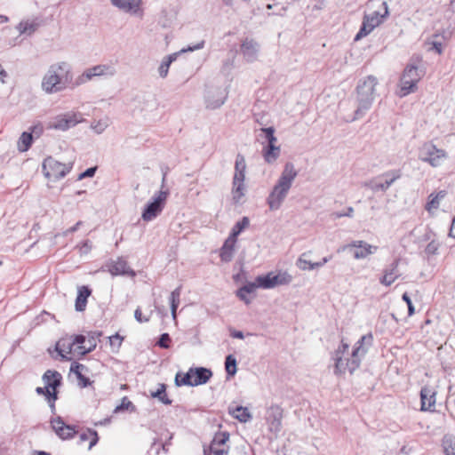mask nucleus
<instances>
[{"label":"nucleus","mask_w":455,"mask_h":455,"mask_svg":"<svg viewBox=\"0 0 455 455\" xmlns=\"http://www.w3.org/2000/svg\"><path fill=\"white\" fill-rule=\"evenodd\" d=\"M97 346L96 339L92 336L85 339V342L84 344H79L77 346V354L85 355L92 351Z\"/></svg>","instance_id":"58836bf2"},{"label":"nucleus","mask_w":455,"mask_h":455,"mask_svg":"<svg viewBox=\"0 0 455 455\" xmlns=\"http://www.w3.org/2000/svg\"><path fill=\"white\" fill-rule=\"evenodd\" d=\"M377 84L378 80L373 76H368L365 79L359 81L356 86L357 108L355 110L353 117L347 120V122H354L364 116L374 101Z\"/></svg>","instance_id":"20e7f679"},{"label":"nucleus","mask_w":455,"mask_h":455,"mask_svg":"<svg viewBox=\"0 0 455 455\" xmlns=\"http://www.w3.org/2000/svg\"><path fill=\"white\" fill-rule=\"evenodd\" d=\"M245 190L244 182H233L232 196L235 203H240L244 196Z\"/></svg>","instance_id":"4c0bfd02"},{"label":"nucleus","mask_w":455,"mask_h":455,"mask_svg":"<svg viewBox=\"0 0 455 455\" xmlns=\"http://www.w3.org/2000/svg\"><path fill=\"white\" fill-rule=\"evenodd\" d=\"M111 4L120 11L133 15L141 12L142 0H110Z\"/></svg>","instance_id":"4be33fe9"},{"label":"nucleus","mask_w":455,"mask_h":455,"mask_svg":"<svg viewBox=\"0 0 455 455\" xmlns=\"http://www.w3.org/2000/svg\"><path fill=\"white\" fill-rule=\"evenodd\" d=\"M91 290L87 286L78 288L77 297L76 299L75 307L76 311L82 312L85 309L87 299L91 295Z\"/></svg>","instance_id":"c85d7f7f"},{"label":"nucleus","mask_w":455,"mask_h":455,"mask_svg":"<svg viewBox=\"0 0 455 455\" xmlns=\"http://www.w3.org/2000/svg\"><path fill=\"white\" fill-rule=\"evenodd\" d=\"M207 449V451H209V455H224L228 453V451L225 449H218L213 445H210Z\"/></svg>","instance_id":"6e6d98bb"},{"label":"nucleus","mask_w":455,"mask_h":455,"mask_svg":"<svg viewBox=\"0 0 455 455\" xmlns=\"http://www.w3.org/2000/svg\"><path fill=\"white\" fill-rule=\"evenodd\" d=\"M297 176L294 164L287 162L266 199L270 211H277L282 207Z\"/></svg>","instance_id":"7ed1b4c3"},{"label":"nucleus","mask_w":455,"mask_h":455,"mask_svg":"<svg viewBox=\"0 0 455 455\" xmlns=\"http://www.w3.org/2000/svg\"><path fill=\"white\" fill-rule=\"evenodd\" d=\"M169 194V189L160 190L154 196L153 201L146 205L141 215L142 220L151 221L156 219L162 212Z\"/></svg>","instance_id":"9b49d317"},{"label":"nucleus","mask_w":455,"mask_h":455,"mask_svg":"<svg viewBox=\"0 0 455 455\" xmlns=\"http://www.w3.org/2000/svg\"><path fill=\"white\" fill-rule=\"evenodd\" d=\"M51 425L56 435L62 440H69L77 434L74 425H68L60 416L51 419Z\"/></svg>","instance_id":"6ab92c4d"},{"label":"nucleus","mask_w":455,"mask_h":455,"mask_svg":"<svg viewBox=\"0 0 455 455\" xmlns=\"http://www.w3.org/2000/svg\"><path fill=\"white\" fill-rule=\"evenodd\" d=\"M204 45H205V41L204 40H201L200 42L196 43L194 45H188V47L182 48L181 50H180L177 52L172 53V54L164 57L163 59L159 68H158L159 76L162 78L166 77L167 75H168V72H169L170 65L173 61H175L177 60V58L180 54L186 53V52H189L197 51V50H201V49H203L204 47Z\"/></svg>","instance_id":"4468645a"},{"label":"nucleus","mask_w":455,"mask_h":455,"mask_svg":"<svg viewBox=\"0 0 455 455\" xmlns=\"http://www.w3.org/2000/svg\"><path fill=\"white\" fill-rule=\"evenodd\" d=\"M245 172H235L233 182H244Z\"/></svg>","instance_id":"bf43d9fd"},{"label":"nucleus","mask_w":455,"mask_h":455,"mask_svg":"<svg viewBox=\"0 0 455 455\" xmlns=\"http://www.w3.org/2000/svg\"><path fill=\"white\" fill-rule=\"evenodd\" d=\"M61 374L56 371L48 370L43 376L44 388L46 390V398H57V388L61 384Z\"/></svg>","instance_id":"dca6fc26"},{"label":"nucleus","mask_w":455,"mask_h":455,"mask_svg":"<svg viewBox=\"0 0 455 455\" xmlns=\"http://www.w3.org/2000/svg\"><path fill=\"white\" fill-rule=\"evenodd\" d=\"M108 271L112 275H135L134 271L128 267L127 262L123 259H118L116 261L111 262L108 265Z\"/></svg>","instance_id":"b1692460"},{"label":"nucleus","mask_w":455,"mask_h":455,"mask_svg":"<svg viewBox=\"0 0 455 455\" xmlns=\"http://www.w3.org/2000/svg\"><path fill=\"white\" fill-rule=\"evenodd\" d=\"M352 249H354V251H353L354 258L355 259H362L367 258L368 256H370L371 254H374L377 251L378 247L369 244L364 241L358 240V241H354L351 243L343 246L341 250L346 251V250H352Z\"/></svg>","instance_id":"a211bd4d"},{"label":"nucleus","mask_w":455,"mask_h":455,"mask_svg":"<svg viewBox=\"0 0 455 455\" xmlns=\"http://www.w3.org/2000/svg\"><path fill=\"white\" fill-rule=\"evenodd\" d=\"M283 409L278 405H271L267 408L266 419L270 426V430L279 432L282 428Z\"/></svg>","instance_id":"412c9836"},{"label":"nucleus","mask_w":455,"mask_h":455,"mask_svg":"<svg viewBox=\"0 0 455 455\" xmlns=\"http://www.w3.org/2000/svg\"><path fill=\"white\" fill-rule=\"evenodd\" d=\"M89 437H90V435L88 433V430L86 432H83L79 435V439H80L81 443L87 441L89 439Z\"/></svg>","instance_id":"338daca9"},{"label":"nucleus","mask_w":455,"mask_h":455,"mask_svg":"<svg viewBox=\"0 0 455 455\" xmlns=\"http://www.w3.org/2000/svg\"><path fill=\"white\" fill-rule=\"evenodd\" d=\"M353 213H354V208L353 207H348L347 209L346 212H334L332 213V218L333 219H339V218H342V217H352L353 216Z\"/></svg>","instance_id":"603ef678"},{"label":"nucleus","mask_w":455,"mask_h":455,"mask_svg":"<svg viewBox=\"0 0 455 455\" xmlns=\"http://www.w3.org/2000/svg\"><path fill=\"white\" fill-rule=\"evenodd\" d=\"M190 370L193 375L194 386L206 383L212 375L211 370L204 367L190 368Z\"/></svg>","instance_id":"bb28decb"},{"label":"nucleus","mask_w":455,"mask_h":455,"mask_svg":"<svg viewBox=\"0 0 455 455\" xmlns=\"http://www.w3.org/2000/svg\"><path fill=\"white\" fill-rule=\"evenodd\" d=\"M259 44L252 39H245L241 44V52L248 62H253L257 60L259 52Z\"/></svg>","instance_id":"5701e85b"},{"label":"nucleus","mask_w":455,"mask_h":455,"mask_svg":"<svg viewBox=\"0 0 455 455\" xmlns=\"http://www.w3.org/2000/svg\"><path fill=\"white\" fill-rule=\"evenodd\" d=\"M442 446L445 455H455V436L445 435L442 440Z\"/></svg>","instance_id":"473e14b6"},{"label":"nucleus","mask_w":455,"mask_h":455,"mask_svg":"<svg viewBox=\"0 0 455 455\" xmlns=\"http://www.w3.org/2000/svg\"><path fill=\"white\" fill-rule=\"evenodd\" d=\"M259 288L273 289L280 285H287L291 283L292 276L287 271L269 272L265 275L256 277Z\"/></svg>","instance_id":"1a4fd4ad"},{"label":"nucleus","mask_w":455,"mask_h":455,"mask_svg":"<svg viewBox=\"0 0 455 455\" xmlns=\"http://www.w3.org/2000/svg\"><path fill=\"white\" fill-rule=\"evenodd\" d=\"M400 259H395L392 263L387 265L383 270V275L379 278V283L385 286H390L401 275L399 271Z\"/></svg>","instance_id":"aec40b11"},{"label":"nucleus","mask_w":455,"mask_h":455,"mask_svg":"<svg viewBox=\"0 0 455 455\" xmlns=\"http://www.w3.org/2000/svg\"><path fill=\"white\" fill-rule=\"evenodd\" d=\"M310 251L302 253L297 260V267L301 270H313L315 267H311V265H314L315 262H311L307 259V257L310 255Z\"/></svg>","instance_id":"ea45409f"},{"label":"nucleus","mask_w":455,"mask_h":455,"mask_svg":"<svg viewBox=\"0 0 455 455\" xmlns=\"http://www.w3.org/2000/svg\"><path fill=\"white\" fill-rule=\"evenodd\" d=\"M84 121L80 112L69 111L54 116L48 127L58 131H68Z\"/></svg>","instance_id":"6e6552de"},{"label":"nucleus","mask_w":455,"mask_h":455,"mask_svg":"<svg viewBox=\"0 0 455 455\" xmlns=\"http://www.w3.org/2000/svg\"><path fill=\"white\" fill-rule=\"evenodd\" d=\"M228 98L226 89L216 87L209 88L204 95L206 108L210 109H216L221 107Z\"/></svg>","instance_id":"f3484780"},{"label":"nucleus","mask_w":455,"mask_h":455,"mask_svg":"<svg viewBox=\"0 0 455 455\" xmlns=\"http://www.w3.org/2000/svg\"><path fill=\"white\" fill-rule=\"evenodd\" d=\"M447 158V152L433 143L424 144L419 151V159L434 168L440 167Z\"/></svg>","instance_id":"423d86ee"},{"label":"nucleus","mask_w":455,"mask_h":455,"mask_svg":"<svg viewBox=\"0 0 455 455\" xmlns=\"http://www.w3.org/2000/svg\"><path fill=\"white\" fill-rule=\"evenodd\" d=\"M88 433L91 437V441L89 443V450H91L93 446H95L98 443L100 437L98 432L92 428H88Z\"/></svg>","instance_id":"8fccbe9b"},{"label":"nucleus","mask_w":455,"mask_h":455,"mask_svg":"<svg viewBox=\"0 0 455 455\" xmlns=\"http://www.w3.org/2000/svg\"><path fill=\"white\" fill-rule=\"evenodd\" d=\"M257 288H259V283L255 280L253 283H248L239 289V293H253Z\"/></svg>","instance_id":"de8ad7c7"},{"label":"nucleus","mask_w":455,"mask_h":455,"mask_svg":"<svg viewBox=\"0 0 455 455\" xmlns=\"http://www.w3.org/2000/svg\"><path fill=\"white\" fill-rule=\"evenodd\" d=\"M236 239L228 236L224 242L222 247L220 248V257L222 261L229 262L232 260L235 252V246L236 243Z\"/></svg>","instance_id":"a878e982"},{"label":"nucleus","mask_w":455,"mask_h":455,"mask_svg":"<svg viewBox=\"0 0 455 455\" xmlns=\"http://www.w3.org/2000/svg\"><path fill=\"white\" fill-rule=\"evenodd\" d=\"M446 195L447 193L445 190H441L435 195L431 194L428 197V202L427 203L426 210L429 212L432 210H436L440 205L441 200H443L446 196Z\"/></svg>","instance_id":"7c9ffc66"},{"label":"nucleus","mask_w":455,"mask_h":455,"mask_svg":"<svg viewBox=\"0 0 455 455\" xmlns=\"http://www.w3.org/2000/svg\"><path fill=\"white\" fill-rule=\"evenodd\" d=\"M175 384L178 386V387H180V386H194V383H193V375L191 373V370L189 369V371L186 373H182V372H178L175 376Z\"/></svg>","instance_id":"c9c22d12"},{"label":"nucleus","mask_w":455,"mask_h":455,"mask_svg":"<svg viewBox=\"0 0 455 455\" xmlns=\"http://www.w3.org/2000/svg\"><path fill=\"white\" fill-rule=\"evenodd\" d=\"M108 126V120H99V121L92 123V124H91L92 129L98 134L102 133L107 129Z\"/></svg>","instance_id":"a18cd8bd"},{"label":"nucleus","mask_w":455,"mask_h":455,"mask_svg":"<svg viewBox=\"0 0 455 455\" xmlns=\"http://www.w3.org/2000/svg\"><path fill=\"white\" fill-rule=\"evenodd\" d=\"M237 297L244 301L246 304H249L251 302V299L247 297L248 293H239V290L236 291Z\"/></svg>","instance_id":"0e129e2a"},{"label":"nucleus","mask_w":455,"mask_h":455,"mask_svg":"<svg viewBox=\"0 0 455 455\" xmlns=\"http://www.w3.org/2000/svg\"><path fill=\"white\" fill-rule=\"evenodd\" d=\"M134 317L139 323H147L149 321V317H144L142 315V312L140 307H138L134 312Z\"/></svg>","instance_id":"4d7b16f0"},{"label":"nucleus","mask_w":455,"mask_h":455,"mask_svg":"<svg viewBox=\"0 0 455 455\" xmlns=\"http://www.w3.org/2000/svg\"><path fill=\"white\" fill-rule=\"evenodd\" d=\"M73 80L72 66L68 61L50 65L43 76L41 87L48 93H57L67 89Z\"/></svg>","instance_id":"f03ea898"},{"label":"nucleus","mask_w":455,"mask_h":455,"mask_svg":"<svg viewBox=\"0 0 455 455\" xmlns=\"http://www.w3.org/2000/svg\"><path fill=\"white\" fill-rule=\"evenodd\" d=\"M231 336L235 339H243L244 338L243 333L241 331H233Z\"/></svg>","instance_id":"69168bd1"},{"label":"nucleus","mask_w":455,"mask_h":455,"mask_svg":"<svg viewBox=\"0 0 455 455\" xmlns=\"http://www.w3.org/2000/svg\"><path fill=\"white\" fill-rule=\"evenodd\" d=\"M91 244H90V242L88 240L84 241L81 247H80V251L82 253H87L90 250H91Z\"/></svg>","instance_id":"680f3d73"},{"label":"nucleus","mask_w":455,"mask_h":455,"mask_svg":"<svg viewBox=\"0 0 455 455\" xmlns=\"http://www.w3.org/2000/svg\"><path fill=\"white\" fill-rule=\"evenodd\" d=\"M170 341H171V338H170L169 334L168 333H163L160 336L159 340L157 341V345L160 347L168 348Z\"/></svg>","instance_id":"3c124183"},{"label":"nucleus","mask_w":455,"mask_h":455,"mask_svg":"<svg viewBox=\"0 0 455 455\" xmlns=\"http://www.w3.org/2000/svg\"><path fill=\"white\" fill-rule=\"evenodd\" d=\"M372 341V335L368 333L361 337L356 342L350 357L348 355V345L342 342L339 348L333 354L334 372L335 374L345 373L347 370L349 373H353L361 363L362 357L366 354L368 347Z\"/></svg>","instance_id":"f257e3e1"},{"label":"nucleus","mask_w":455,"mask_h":455,"mask_svg":"<svg viewBox=\"0 0 455 455\" xmlns=\"http://www.w3.org/2000/svg\"><path fill=\"white\" fill-rule=\"evenodd\" d=\"M260 131L265 133V139L267 142V146H276L275 143L277 142V139L275 136L274 127L261 128Z\"/></svg>","instance_id":"37998d69"},{"label":"nucleus","mask_w":455,"mask_h":455,"mask_svg":"<svg viewBox=\"0 0 455 455\" xmlns=\"http://www.w3.org/2000/svg\"><path fill=\"white\" fill-rule=\"evenodd\" d=\"M423 74L413 61L407 65L400 80V96L404 97L414 92Z\"/></svg>","instance_id":"39448f33"},{"label":"nucleus","mask_w":455,"mask_h":455,"mask_svg":"<svg viewBox=\"0 0 455 455\" xmlns=\"http://www.w3.org/2000/svg\"><path fill=\"white\" fill-rule=\"evenodd\" d=\"M401 177V172L398 170H392L383 173L381 176L372 179L365 184L371 191L379 192L387 191L389 187Z\"/></svg>","instance_id":"ddd939ff"},{"label":"nucleus","mask_w":455,"mask_h":455,"mask_svg":"<svg viewBox=\"0 0 455 455\" xmlns=\"http://www.w3.org/2000/svg\"><path fill=\"white\" fill-rule=\"evenodd\" d=\"M43 132V126L38 124L30 128V132L32 135L36 134V136H39Z\"/></svg>","instance_id":"052dcab7"},{"label":"nucleus","mask_w":455,"mask_h":455,"mask_svg":"<svg viewBox=\"0 0 455 455\" xmlns=\"http://www.w3.org/2000/svg\"><path fill=\"white\" fill-rule=\"evenodd\" d=\"M382 6L384 9L383 15L375 11L364 16L362 27L355 36V41H359L363 37L368 36L377 26L382 22L383 18L388 15V7L387 3L383 2Z\"/></svg>","instance_id":"9d476101"},{"label":"nucleus","mask_w":455,"mask_h":455,"mask_svg":"<svg viewBox=\"0 0 455 455\" xmlns=\"http://www.w3.org/2000/svg\"><path fill=\"white\" fill-rule=\"evenodd\" d=\"M229 414L233 416V418L236 419L242 423H245L251 419V415L247 407H243L241 405L229 406L228 408Z\"/></svg>","instance_id":"cd10ccee"},{"label":"nucleus","mask_w":455,"mask_h":455,"mask_svg":"<svg viewBox=\"0 0 455 455\" xmlns=\"http://www.w3.org/2000/svg\"><path fill=\"white\" fill-rule=\"evenodd\" d=\"M135 410V405L131 402V400H122V403L117 405L114 410L115 413L129 411H133Z\"/></svg>","instance_id":"c03bdc74"},{"label":"nucleus","mask_w":455,"mask_h":455,"mask_svg":"<svg viewBox=\"0 0 455 455\" xmlns=\"http://www.w3.org/2000/svg\"><path fill=\"white\" fill-rule=\"evenodd\" d=\"M72 167V162L63 164L55 160L52 156L45 158L42 165L44 176L53 180H58L65 177L71 171Z\"/></svg>","instance_id":"0eeeda50"},{"label":"nucleus","mask_w":455,"mask_h":455,"mask_svg":"<svg viewBox=\"0 0 455 455\" xmlns=\"http://www.w3.org/2000/svg\"><path fill=\"white\" fill-rule=\"evenodd\" d=\"M402 298H403V300L405 301L408 306L409 315H412L415 312V308H414V306L412 304L411 298L409 297V295L406 292L403 294Z\"/></svg>","instance_id":"864d4df0"},{"label":"nucleus","mask_w":455,"mask_h":455,"mask_svg":"<svg viewBox=\"0 0 455 455\" xmlns=\"http://www.w3.org/2000/svg\"><path fill=\"white\" fill-rule=\"evenodd\" d=\"M70 372L76 375L80 387H85L90 385V379L85 375L88 369L84 364L76 362L73 363L70 366Z\"/></svg>","instance_id":"393cba45"},{"label":"nucleus","mask_w":455,"mask_h":455,"mask_svg":"<svg viewBox=\"0 0 455 455\" xmlns=\"http://www.w3.org/2000/svg\"><path fill=\"white\" fill-rule=\"evenodd\" d=\"M97 167H91L86 169L84 172L80 173L77 180H81L84 178H89L94 176L96 172Z\"/></svg>","instance_id":"5fc2aeb1"},{"label":"nucleus","mask_w":455,"mask_h":455,"mask_svg":"<svg viewBox=\"0 0 455 455\" xmlns=\"http://www.w3.org/2000/svg\"><path fill=\"white\" fill-rule=\"evenodd\" d=\"M181 294V286L177 287L170 295L171 311L173 319H176V310L180 304V297Z\"/></svg>","instance_id":"e433bc0d"},{"label":"nucleus","mask_w":455,"mask_h":455,"mask_svg":"<svg viewBox=\"0 0 455 455\" xmlns=\"http://www.w3.org/2000/svg\"><path fill=\"white\" fill-rule=\"evenodd\" d=\"M228 440H229V433L228 432H227V431L217 432L214 435L210 445H213V446L224 445Z\"/></svg>","instance_id":"79ce46f5"},{"label":"nucleus","mask_w":455,"mask_h":455,"mask_svg":"<svg viewBox=\"0 0 455 455\" xmlns=\"http://www.w3.org/2000/svg\"><path fill=\"white\" fill-rule=\"evenodd\" d=\"M246 169V164L245 159L242 155H237L235 159V172H245Z\"/></svg>","instance_id":"09e8293b"},{"label":"nucleus","mask_w":455,"mask_h":455,"mask_svg":"<svg viewBox=\"0 0 455 455\" xmlns=\"http://www.w3.org/2000/svg\"><path fill=\"white\" fill-rule=\"evenodd\" d=\"M116 73L112 65H96L85 69L76 80L75 85L78 86L92 80L94 77L113 76Z\"/></svg>","instance_id":"f8f14e48"},{"label":"nucleus","mask_w":455,"mask_h":455,"mask_svg":"<svg viewBox=\"0 0 455 455\" xmlns=\"http://www.w3.org/2000/svg\"><path fill=\"white\" fill-rule=\"evenodd\" d=\"M330 259H331V257H324V258H323V259L321 261L315 262L314 265H311V267H315V268L321 267L323 265H325Z\"/></svg>","instance_id":"e2e57ef3"},{"label":"nucleus","mask_w":455,"mask_h":455,"mask_svg":"<svg viewBox=\"0 0 455 455\" xmlns=\"http://www.w3.org/2000/svg\"><path fill=\"white\" fill-rule=\"evenodd\" d=\"M225 369L228 376H234L236 373V359L233 355H228L226 357Z\"/></svg>","instance_id":"a19ab883"},{"label":"nucleus","mask_w":455,"mask_h":455,"mask_svg":"<svg viewBox=\"0 0 455 455\" xmlns=\"http://www.w3.org/2000/svg\"><path fill=\"white\" fill-rule=\"evenodd\" d=\"M281 148L279 146H267L263 148V156L267 163L273 164L279 157Z\"/></svg>","instance_id":"c756f323"},{"label":"nucleus","mask_w":455,"mask_h":455,"mask_svg":"<svg viewBox=\"0 0 455 455\" xmlns=\"http://www.w3.org/2000/svg\"><path fill=\"white\" fill-rule=\"evenodd\" d=\"M37 28L38 24L36 22L29 20H22L16 27L20 35L28 34L29 36L32 35Z\"/></svg>","instance_id":"72a5a7b5"},{"label":"nucleus","mask_w":455,"mask_h":455,"mask_svg":"<svg viewBox=\"0 0 455 455\" xmlns=\"http://www.w3.org/2000/svg\"><path fill=\"white\" fill-rule=\"evenodd\" d=\"M449 235L455 238V217L452 220L451 226L450 228Z\"/></svg>","instance_id":"774afa93"},{"label":"nucleus","mask_w":455,"mask_h":455,"mask_svg":"<svg viewBox=\"0 0 455 455\" xmlns=\"http://www.w3.org/2000/svg\"><path fill=\"white\" fill-rule=\"evenodd\" d=\"M250 225V220L248 217H243L241 220L237 221L229 235V236L235 238L237 240V236L249 227Z\"/></svg>","instance_id":"f704fd0d"},{"label":"nucleus","mask_w":455,"mask_h":455,"mask_svg":"<svg viewBox=\"0 0 455 455\" xmlns=\"http://www.w3.org/2000/svg\"><path fill=\"white\" fill-rule=\"evenodd\" d=\"M165 392V385L160 384L156 391L151 393L152 398H163L162 394Z\"/></svg>","instance_id":"13d9d810"},{"label":"nucleus","mask_w":455,"mask_h":455,"mask_svg":"<svg viewBox=\"0 0 455 455\" xmlns=\"http://www.w3.org/2000/svg\"><path fill=\"white\" fill-rule=\"evenodd\" d=\"M85 342V337L76 335L68 339H61L56 344V350L63 359H69L68 356L72 351L77 353V346Z\"/></svg>","instance_id":"2eb2a0df"},{"label":"nucleus","mask_w":455,"mask_h":455,"mask_svg":"<svg viewBox=\"0 0 455 455\" xmlns=\"http://www.w3.org/2000/svg\"><path fill=\"white\" fill-rule=\"evenodd\" d=\"M33 142V135L28 132L21 133L17 142V148L20 152H26L31 147Z\"/></svg>","instance_id":"2f4dec72"},{"label":"nucleus","mask_w":455,"mask_h":455,"mask_svg":"<svg viewBox=\"0 0 455 455\" xmlns=\"http://www.w3.org/2000/svg\"><path fill=\"white\" fill-rule=\"evenodd\" d=\"M436 400H420V410L423 411H435Z\"/></svg>","instance_id":"49530a36"}]
</instances>
